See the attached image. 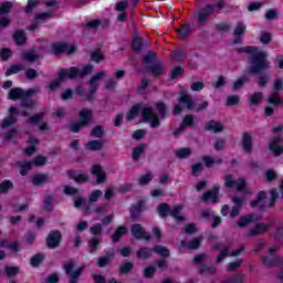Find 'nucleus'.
Segmentation results:
<instances>
[{"mask_svg": "<svg viewBox=\"0 0 283 283\" xmlns=\"http://www.w3.org/2000/svg\"><path fill=\"white\" fill-rule=\"evenodd\" d=\"M245 54H250L251 74H258L262 70H269V61H266V53L255 46H245L241 50Z\"/></svg>", "mask_w": 283, "mask_h": 283, "instance_id": "f257e3e1", "label": "nucleus"}, {"mask_svg": "<svg viewBox=\"0 0 283 283\" xmlns=\"http://www.w3.org/2000/svg\"><path fill=\"white\" fill-rule=\"evenodd\" d=\"M93 71H94V66L90 64L84 65L81 69L71 67V69L63 70L60 72L59 78L53 81L49 87L52 91L56 90L61 85V83L65 81V78H76V76H87V74H92Z\"/></svg>", "mask_w": 283, "mask_h": 283, "instance_id": "f03ea898", "label": "nucleus"}, {"mask_svg": "<svg viewBox=\"0 0 283 283\" xmlns=\"http://www.w3.org/2000/svg\"><path fill=\"white\" fill-rule=\"evenodd\" d=\"M187 107V109H195V112H202V109H207L209 107L208 102H201L198 107H196V102L191 99V96L181 93L179 97V104L175 105V108L172 111L174 114H180L182 112V106Z\"/></svg>", "mask_w": 283, "mask_h": 283, "instance_id": "7ed1b4c3", "label": "nucleus"}, {"mask_svg": "<svg viewBox=\"0 0 283 283\" xmlns=\"http://www.w3.org/2000/svg\"><path fill=\"white\" fill-rule=\"evenodd\" d=\"M32 94H34L33 90L24 92L21 88H13L9 92V98L11 101H17V98H23L22 107H24V109H32V107H34V102L29 98L30 96H32Z\"/></svg>", "mask_w": 283, "mask_h": 283, "instance_id": "20e7f679", "label": "nucleus"}, {"mask_svg": "<svg viewBox=\"0 0 283 283\" xmlns=\"http://www.w3.org/2000/svg\"><path fill=\"white\" fill-rule=\"evenodd\" d=\"M157 211L161 218H165V216H167V213H170V216H172V218H175V220H177V222H182V220H185V217H182V214H180V212L182 211V206H175L171 209V208H169V205L161 203L157 208Z\"/></svg>", "mask_w": 283, "mask_h": 283, "instance_id": "39448f33", "label": "nucleus"}, {"mask_svg": "<svg viewBox=\"0 0 283 283\" xmlns=\"http://www.w3.org/2000/svg\"><path fill=\"white\" fill-rule=\"evenodd\" d=\"M224 185L230 189H237V191H242L243 193L251 196V189L247 188V181L243 178L233 179L231 175H227Z\"/></svg>", "mask_w": 283, "mask_h": 283, "instance_id": "423d86ee", "label": "nucleus"}, {"mask_svg": "<svg viewBox=\"0 0 283 283\" xmlns=\"http://www.w3.org/2000/svg\"><path fill=\"white\" fill-rule=\"evenodd\" d=\"M48 163V159L43 156H38L33 161L19 163L21 176H25L30 171L31 167H41Z\"/></svg>", "mask_w": 283, "mask_h": 283, "instance_id": "0eeeda50", "label": "nucleus"}, {"mask_svg": "<svg viewBox=\"0 0 283 283\" xmlns=\"http://www.w3.org/2000/svg\"><path fill=\"white\" fill-rule=\"evenodd\" d=\"M90 120H92V111L86 108L82 109L80 113V123L73 124L71 126V132H78L80 129H82V127L88 125Z\"/></svg>", "mask_w": 283, "mask_h": 283, "instance_id": "6e6552de", "label": "nucleus"}, {"mask_svg": "<svg viewBox=\"0 0 283 283\" xmlns=\"http://www.w3.org/2000/svg\"><path fill=\"white\" fill-rule=\"evenodd\" d=\"M280 132H282V126H277L274 128L275 137L270 143V149L274 154V156H280L283 151V146L281 142L282 138L280 137V135H277Z\"/></svg>", "mask_w": 283, "mask_h": 283, "instance_id": "1a4fd4ad", "label": "nucleus"}, {"mask_svg": "<svg viewBox=\"0 0 283 283\" xmlns=\"http://www.w3.org/2000/svg\"><path fill=\"white\" fill-rule=\"evenodd\" d=\"M74 266H76V263H74L73 260L66 262L64 265L66 275H70L71 277L70 283H76V280H78L81 273H83V268H77L74 270Z\"/></svg>", "mask_w": 283, "mask_h": 283, "instance_id": "9d476101", "label": "nucleus"}, {"mask_svg": "<svg viewBox=\"0 0 283 283\" xmlns=\"http://www.w3.org/2000/svg\"><path fill=\"white\" fill-rule=\"evenodd\" d=\"M75 50L76 46L63 42L53 43L51 46L52 54L56 55L63 54V52H65L66 54H72Z\"/></svg>", "mask_w": 283, "mask_h": 283, "instance_id": "9b49d317", "label": "nucleus"}, {"mask_svg": "<svg viewBox=\"0 0 283 283\" xmlns=\"http://www.w3.org/2000/svg\"><path fill=\"white\" fill-rule=\"evenodd\" d=\"M282 80H276L274 83V92L269 96L268 102L271 105H283L282 97L280 96V90H282Z\"/></svg>", "mask_w": 283, "mask_h": 283, "instance_id": "f8f14e48", "label": "nucleus"}, {"mask_svg": "<svg viewBox=\"0 0 283 283\" xmlns=\"http://www.w3.org/2000/svg\"><path fill=\"white\" fill-rule=\"evenodd\" d=\"M143 118L145 123H149L150 127H160V120H158V116L151 108L143 109Z\"/></svg>", "mask_w": 283, "mask_h": 283, "instance_id": "ddd939ff", "label": "nucleus"}, {"mask_svg": "<svg viewBox=\"0 0 283 283\" xmlns=\"http://www.w3.org/2000/svg\"><path fill=\"white\" fill-rule=\"evenodd\" d=\"M107 76V72L99 71L95 75L92 76L90 80V92L91 94H94L98 87H101V81Z\"/></svg>", "mask_w": 283, "mask_h": 283, "instance_id": "4468645a", "label": "nucleus"}, {"mask_svg": "<svg viewBox=\"0 0 283 283\" xmlns=\"http://www.w3.org/2000/svg\"><path fill=\"white\" fill-rule=\"evenodd\" d=\"M46 244L50 249H56L61 244V232H51L46 239Z\"/></svg>", "mask_w": 283, "mask_h": 283, "instance_id": "2eb2a0df", "label": "nucleus"}, {"mask_svg": "<svg viewBox=\"0 0 283 283\" xmlns=\"http://www.w3.org/2000/svg\"><path fill=\"white\" fill-rule=\"evenodd\" d=\"M132 234L138 240H149V234L145 232V229L140 224H133Z\"/></svg>", "mask_w": 283, "mask_h": 283, "instance_id": "dca6fc26", "label": "nucleus"}, {"mask_svg": "<svg viewBox=\"0 0 283 283\" xmlns=\"http://www.w3.org/2000/svg\"><path fill=\"white\" fill-rule=\"evenodd\" d=\"M264 200H266V193L264 191H260L256 196V200L250 202V207H252V209H255L258 207L259 209H264V207H266Z\"/></svg>", "mask_w": 283, "mask_h": 283, "instance_id": "f3484780", "label": "nucleus"}, {"mask_svg": "<svg viewBox=\"0 0 283 283\" xmlns=\"http://www.w3.org/2000/svg\"><path fill=\"white\" fill-rule=\"evenodd\" d=\"M232 202H234L235 206L231 209L230 218H235L240 213V207H242V205H244V202H247V199L240 198V197H233Z\"/></svg>", "mask_w": 283, "mask_h": 283, "instance_id": "a211bd4d", "label": "nucleus"}, {"mask_svg": "<svg viewBox=\"0 0 283 283\" xmlns=\"http://www.w3.org/2000/svg\"><path fill=\"white\" fill-rule=\"evenodd\" d=\"M69 177L75 182H87V174L83 172L82 170H72L69 171Z\"/></svg>", "mask_w": 283, "mask_h": 283, "instance_id": "6ab92c4d", "label": "nucleus"}, {"mask_svg": "<svg viewBox=\"0 0 283 283\" xmlns=\"http://www.w3.org/2000/svg\"><path fill=\"white\" fill-rule=\"evenodd\" d=\"M15 114H19V111H17V108L14 107H11L9 109V117L2 122V125H1L2 129H6V127H10V125L17 123V118H14Z\"/></svg>", "mask_w": 283, "mask_h": 283, "instance_id": "aec40b11", "label": "nucleus"}, {"mask_svg": "<svg viewBox=\"0 0 283 283\" xmlns=\"http://www.w3.org/2000/svg\"><path fill=\"white\" fill-rule=\"evenodd\" d=\"M93 176H96L97 182H104L107 178V175L103 170V167L101 166H93L92 168Z\"/></svg>", "mask_w": 283, "mask_h": 283, "instance_id": "412c9836", "label": "nucleus"}, {"mask_svg": "<svg viewBox=\"0 0 283 283\" xmlns=\"http://www.w3.org/2000/svg\"><path fill=\"white\" fill-rule=\"evenodd\" d=\"M218 193H219V189L214 188L211 191H208L203 195L202 201L203 202H218Z\"/></svg>", "mask_w": 283, "mask_h": 283, "instance_id": "4be33fe9", "label": "nucleus"}, {"mask_svg": "<svg viewBox=\"0 0 283 283\" xmlns=\"http://www.w3.org/2000/svg\"><path fill=\"white\" fill-rule=\"evenodd\" d=\"M242 147L248 153H251L253 149V138L249 134L243 135Z\"/></svg>", "mask_w": 283, "mask_h": 283, "instance_id": "5701e85b", "label": "nucleus"}, {"mask_svg": "<svg viewBox=\"0 0 283 283\" xmlns=\"http://www.w3.org/2000/svg\"><path fill=\"white\" fill-rule=\"evenodd\" d=\"M206 128L209 132L218 133V132H222V129H224V125H222L219 122L210 120V122L207 123Z\"/></svg>", "mask_w": 283, "mask_h": 283, "instance_id": "b1692460", "label": "nucleus"}, {"mask_svg": "<svg viewBox=\"0 0 283 283\" xmlns=\"http://www.w3.org/2000/svg\"><path fill=\"white\" fill-rule=\"evenodd\" d=\"M255 220H258V217H255L253 214H249L247 217L241 218L238 221V227H240V228L247 227L248 224H251V222H255Z\"/></svg>", "mask_w": 283, "mask_h": 283, "instance_id": "393cba45", "label": "nucleus"}, {"mask_svg": "<svg viewBox=\"0 0 283 283\" xmlns=\"http://www.w3.org/2000/svg\"><path fill=\"white\" fill-rule=\"evenodd\" d=\"M177 34L179 39H185L186 36H189V34H191V25L185 24L180 29H177Z\"/></svg>", "mask_w": 283, "mask_h": 283, "instance_id": "a878e982", "label": "nucleus"}, {"mask_svg": "<svg viewBox=\"0 0 283 283\" xmlns=\"http://www.w3.org/2000/svg\"><path fill=\"white\" fill-rule=\"evenodd\" d=\"M22 59L24 61H29L30 63H34V61H39L40 55L36 54V52H34V51H29V52L23 53Z\"/></svg>", "mask_w": 283, "mask_h": 283, "instance_id": "bb28decb", "label": "nucleus"}, {"mask_svg": "<svg viewBox=\"0 0 283 283\" xmlns=\"http://www.w3.org/2000/svg\"><path fill=\"white\" fill-rule=\"evenodd\" d=\"M29 147L25 149L27 156H32L36 151V145H39V140L31 138L29 142Z\"/></svg>", "mask_w": 283, "mask_h": 283, "instance_id": "cd10ccee", "label": "nucleus"}, {"mask_svg": "<svg viewBox=\"0 0 283 283\" xmlns=\"http://www.w3.org/2000/svg\"><path fill=\"white\" fill-rule=\"evenodd\" d=\"M45 182H48V176L45 175H35L32 178V184L35 185V187L45 185Z\"/></svg>", "mask_w": 283, "mask_h": 283, "instance_id": "c85d7f7f", "label": "nucleus"}, {"mask_svg": "<svg viewBox=\"0 0 283 283\" xmlns=\"http://www.w3.org/2000/svg\"><path fill=\"white\" fill-rule=\"evenodd\" d=\"M86 149L90 151H98V149H103V142L92 140L86 145Z\"/></svg>", "mask_w": 283, "mask_h": 283, "instance_id": "c756f323", "label": "nucleus"}, {"mask_svg": "<svg viewBox=\"0 0 283 283\" xmlns=\"http://www.w3.org/2000/svg\"><path fill=\"white\" fill-rule=\"evenodd\" d=\"M200 238H195L189 244H187L185 241H181V247L185 249H198L200 247Z\"/></svg>", "mask_w": 283, "mask_h": 283, "instance_id": "7c9ffc66", "label": "nucleus"}, {"mask_svg": "<svg viewBox=\"0 0 283 283\" xmlns=\"http://www.w3.org/2000/svg\"><path fill=\"white\" fill-rule=\"evenodd\" d=\"M13 40L15 41L17 45H23V43H25V33L23 31H15L13 34Z\"/></svg>", "mask_w": 283, "mask_h": 283, "instance_id": "2f4dec72", "label": "nucleus"}, {"mask_svg": "<svg viewBox=\"0 0 283 283\" xmlns=\"http://www.w3.org/2000/svg\"><path fill=\"white\" fill-rule=\"evenodd\" d=\"M140 109H143V106H140V104L133 106L127 115V119L134 120V118H136V115L140 114Z\"/></svg>", "mask_w": 283, "mask_h": 283, "instance_id": "473e14b6", "label": "nucleus"}, {"mask_svg": "<svg viewBox=\"0 0 283 283\" xmlns=\"http://www.w3.org/2000/svg\"><path fill=\"white\" fill-rule=\"evenodd\" d=\"M262 98H264L262 93H254L249 96L248 101H249L250 105H258L260 103V101H262Z\"/></svg>", "mask_w": 283, "mask_h": 283, "instance_id": "72a5a7b5", "label": "nucleus"}, {"mask_svg": "<svg viewBox=\"0 0 283 283\" xmlns=\"http://www.w3.org/2000/svg\"><path fill=\"white\" fill-rule=\"evenodd\" d=\"M0 247H10L11 251L17 253V251H21V245H19V242L13 241L11 244L8 243V241H1Z\"/></svg>", "mask_w": 283, "mask_h": 283, "instance_id": "f704fd0d", "label": "nucleus"}, {"mask_svg": "<svg viewBox=\"0 0 283 283\" xmlns=\"http://www.w3.org/2000/svg\"><path fill=\"white\" fill-rule=\"evenodd\" d=\"M269 227L265 224L259 223L254 229L251 230V235H260V233H264L268 231Z\"/></svg>", "mask_w": 283, "mask_h": 283, "instance_id": "c9c22d12", "label": "nucleus"}, {"mask_svg": "<svg viewBox=\"0 0 283 283\" xmlns=\"http://www.w3.org/2000/svg\"><path fill=\"white\" fill-rule=\"evenodd\" d=\"M126 233H127V229L125 227L117 228L113 237V242H118V240H120V238H123V235H125Z\"/></svg>", "mask_w": 283, "mask_h": 283, "instance_id": "e433bc0d", "label": "nucleus"}, {"mask_svg": "<svg viewBox=\"0 0 283 283\" xmlns=\"http://www.w3.org/2000/svg\"><path fill=\"white\" fill-rule=\"evenodd\" d=\"M137 258H142L143 260L151 258V250H149V248H142L139 251H137Z\"/></svg>", "mask_w": 283, "mask_h": 283, "instance_id": "4c0bfd02", "label": "nucleus"}, {"mask_svg": "<svg viewBox=\"0 0 283 283\" xmlns=\"http://www.w3.org/2000/svg\"><path fill=\"white\" fill-rule=\"evenodd\" d=\"M244 32H247V25H244L242 22L237 23L234 28V36H241V34H244Z\"/></svg>", "mask_w": 283, "mask_h": 283, "instance_id": "58836bf2", "label": "nucleus"}, {"mask_svg": "<svg viewBox=\"0 0 283 283\" xmlns=\"http://www.w3.org/2000/svg\"><path fill=\"white\" fill-rule=\"evenodd\" d=\"M239 103H240V96H238V95H231V96H229V97L227 98L226 105H227L228 107H233V106L238 105Z\"/></svg>", "mask_w": 283, "mask_h": 283, "instance_id": "ea45409f", "label": "nucleus"}, {"mask_svg": "<svg viewBox=\"0 0 283 283\" xmlns=\"http://www.w3.org/2000/svg\"><path fill=\"white\" fill-rule=\"evenodd\" d=\"M177 158H189L191 156V149L189 148H181L176 151Z\"/></svg>", "mask_w": 283, "mask_h": 283, "instance_id": "a19ab883", "label": "nucleus"}, {"mask_svg": "<svg viewBox=\"0 0 283 283\" xmlns=\"http://www.w3.org/2000/svg\"><path fill=\"white\" fill-rule=\"evenodd\" d=\"M155 253H158V255H161V258H169V250L163 245H156Z\"/></svg>", "mask_w": 283, "mask_h": 283, "instance_id": "79ce46f5", "label": "nucleus"}, {"mask_svg": "<svg viewBox=\"0 0 283 283\" xmlns=\"http://www.w3.org/2000/svg\"><path fill=\"white\" fill-rule=\"evenodd\" d=\"M223 6H224V3L222 1H220L214 6L206 7L205 12H208V14H211V12H216V11L220 10Z\"/></svg>", "mask_w": 283, "mask_h": 283, "instance_id": "37998d69", "label": "nucleus"}, {"mask_svg": "<svg viewBox=\"0 0 283 283\" xmlns=\"http://www.w3.org/2000/svg\"><path fill=\"white\" fill-rule=\"evenodd\" d=\"M10 8H12L11 2H4L0 6V17H4V14L10 12Z\"/></svg>", "mask_w": 283, "mask_h": 283, "instance_id": "c03bdc74", "label": "nucleus"}, {"mask_svg": "<svg viewBox=\"0 0 283 283\" xmlns=\"http://www.w3.org/2000/svg\"><path fill=\"white\" fill-rule=\"evenodd\" d=\"M161 118H165L167 116V114H169V109H167V107L165 106V104L163 103H157L156 105Z\"/></svg>", "mask_w": 283, "mask_h": 283, "instance_id": "a18cd8bd", "label": "nucleus"}, {"mask_svg": "<svg viewBox=\"0 0 283 283\" xmlns=\"http://www.w3.org/2000/svg\"><path fill=\"white\" fill-rule=\"evenodd\" d=\"M244 83H249V77L243 76L233 84V90H240V87L244 86Z\"/></svg>", "mask_w": 283, "mask_h": 283, "instance_id": "49530a36", "label": "nucleus"}, {"mask_svg": "<svg viewBox=\"0 0 283 283\" xmlns=\"http://www.w3.org/2000/svg\"><path fill=\"white\" fill-rule=\"evenodd\" d=\"M144 151H145V147L143 145L135 148L133 151V159L138 160V158H140Z\"/></svg>", "mask_w": 283, "mask_h": 283, "instance_id": "de8ad7c7", "label": "nucleus"}, {"mask_svg": "<svg viewBox=\"0 0 283 283\" xmlns=\"http://www.w3.org/2000/svg\"><path fill=\"white\" fill-rule=\"evenodd\" d=\"M134 269V263L132 262H126L123 265L119 266V271L122 273H129Z\"/></svg>", "mask_w": 283, "mask_h": 283, "instance_id": "09e8293b", "label": "nucleus"}, {"mask_svg": "<svg viewBox=\"0 0 283 283\" xmlns=\"http://www.w3.org/2000/svg\"><path fill=\"white\" fill-rule=\"evenodd\" d=\"M151 178H154L151 174H146L139 178L138 184L142 186L148 185V182H151Z\"/></svg>", "mask_w": 283, "mask_h": 283, "instance_id": "8fccbe9b", "label": "nucleus"}, {"mask_svg": "<svg viewBox=\"0 0 283 283\" xmlns=\"http://www.w3.org/2000/svg\"><path fill=\"white\" fill-rule=\"evenodd\" d=\"M101 196H103V191H101V190H94V191L91 193L88 200H90V202H97V201H98V198H101Z\"/></svg>", "mask_w": 283, "mask_h": 283, "instance_id": "3c124183", "label": "nucleus"}, {"mask_svg": "<svg viewBox=\"0 0 283 283\" xmlns=\"http://www.w3.org/2000/svg\"><path fill=\"white\" fill-rule=\"evenodd\" d=\"M128 4H129V2L127 0L119 1V2L116 3L115 10L117 12H125Z\"/></svg>", "mask_w": 283, "mask_h": 283, "instance_id": "603ef678", "label": "nucleus"}, {"mask_svg": "<svg viewBox=\"0 0 283 283\" xmlns=\"http://www.w3.org/2000/svg\"><path fill=\"white\" fill-rule=\"evenodd\" d=\"M9 189H12V182L11 181H3L0 185V193H8Z\"/></svg>", "mask_w": 283, "mask_h": 283, "instance_id": "864d4df0", "label": "nucleus"}, {"mask_svg": "<svg viewBox=\"0 0 283 283\" xmlns=\"http://www.w3.org/2000/svg\"><path fill=\"white\" fill-rule=\"evenodd\" d=\"M133 48L136 52H140V48H143V39L136 36L133 40Z\"/></svg>", "mask_w": 283, "mask_h": 283, "instance_id": "5fc2aeb1", "label": "nucleus"}, {"mask_svg": "<svg viewBox=\"0 0 283 283\" xmlns=\"http://www.w3.org/2000/svg\"><path fill=\"white\" fill-rule=\"evenodd\" d=\"M6 273H7V275H9V277L18 275L19 268H17V266H8V268H6Z\"/></svg>", "mask_w": 283, "mask_h": 283, "instance_id": "6e6d98bb", "label": "nucleus"}, {"mask_svg": "<svg viewBox=\"0 0 283 283\" xmlns=\"http://www.w3.org/2000/svg\"><path fill=\"white\" fill-rule=\"evenodd\" d=\"M41 262H43V255L42 254L34 255L31 259V265L32 266H39L41 264Z\"/></svg>", "mask_w": 283, "mask_h": 283, "instance_id": "4d7b16f0", "label": "nucleus"}, {"mask_svg": "<svg viewBox=\"0 0 283 283\" xmlns=\"http://www.w3.org/2000/svg\"><path fill=\"white\" fill-rule=\"evenodd\" d=\"M17 137H19V132H17V129L11 130L10 133H8L4 136L6 140H12L14 143V140L17 139Z\"/></svg>", "mask_w": 283, "mask_h": 283, "instance_id": "13d9d810", "label": "nucleus"}, {"mask_svg": "<svg viewBox=\"0 0 283 283\" xmlns=\"http://www.w3.org/2000/svg\"><path fill=\"white\" fill-rule=\"evenodd\" d=\"M184 70H182V67H175V69H172V72H171V75H170V78H178V76H182V74H184Z\"/></svg>", "mask_w": 283, "mask_h": 283, "instance_id": "bf43d9fd", "label": "nucleus"}, {"mask_svg": "<svg viewBox=\"0 0 283 283\" xmlns=\"http://www.w3.org/2000/svg\"><path fill=\"white\" fill-rule=\"evenodd\" d=\"M203 163L206 164L207 167H213V165H218L220 161L213 159L212 157H203Z\"/></svg>", "mask_w": 283, "mask_h": 283, "instance_id": "052dcab7", "label": "nucleus"}, {"mask_svg": "<svg viewBox=\"0 0 283 283\" xmlns=\"http://www.w3.org/2000/svg\"><path fill=\"white\" fill-rule=\"evenodd\" d=\"M104 56H103V52L101 51H96L92 54V61H94L95 63H101V61H103Z\"/></svg>", "mask_w": 283, "mask_h": 283, "instance_id": "680f3d73", "label": "nucleus"}, {"mask_svg": "<svg viewBox=\"0 0 283 283\" xmlns=\"http://www.w3.org/2000/svg\"><path fill=\"white\" fill-rule=\"evenodd\" d=\"M0 56L2 61H8V59L12 56V51H10L9 49H2L0 52Z\"/></svg>", "mask_w": 283, "mask_h": 283, "instance_id": "e2e57ef3", "label": "nucleus"}, {"mask_svg": "<svg viewBox=\"0 0 283 283\" xmlns=\"http://www.w3.org/2000/svg\"><path fill=\"white\" fill-rule=\"evenodd\" d=\"M156 273L155 266H148L144 270V277H151Z\"/></svg>", "mask_w": 283, "mask_h": 283, "instance_id": "0e129e2a", "label": "nucleus"}, {"mask_svg": "<svg viewBox=\"0 0 283 283\" xmlns=\"http://www.w3.org/2000/svg\"><path fill=\"white\" fill-rule=\"evenodd\" d=\"M151 72L155 76L163 74V65L156 64L151 67Z\"/></svg>", "mask_w": 283, "mask_h": 283, "instance_id": "69168bd1", "label": "nucleus"}, {"mask_svg": "<svg viewBox=\"0 0 283 283\" xmlns=\"http://www.w3.org/2000/svg\"><path fill=\"white\" fill-rule=\"evenodd\" d=\"M92 136H95V138H101L103 136V127L97 126L92 130Z\"/></svg>", "mask_w": 283, "mask_h": 283, "instance_id": "338daca9", "label": "nucleus"}, {"mask_svg": "<svg viewBox=\"0 0 283 283\" xmlns=\"http://www.w3.org/2000/svg\"><path fill=\"white\" fill-rule=\"evenodd\" d=\"M191 171H192L193 176H198V174H200V171H202V164H195L192 166Z\"/></svg>", "mask_w": 283, "mask_h": 283, "instance_id": "774afa93", "label": "nucleus"}]
</instances>
